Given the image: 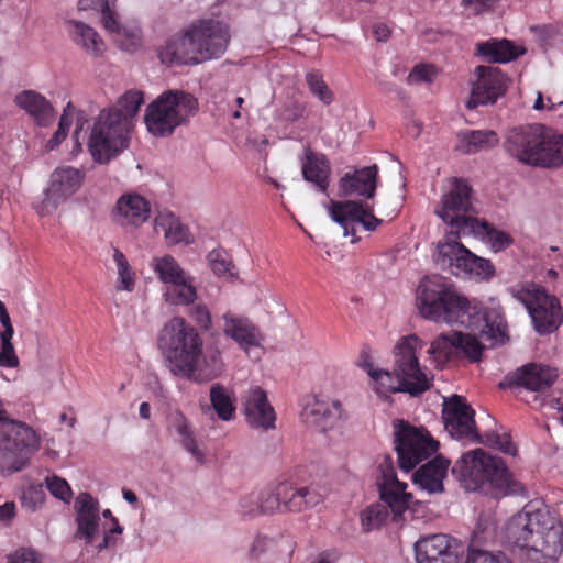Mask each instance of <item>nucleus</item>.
Returning a JSON list of instances; mask_svg holds the SVG:
<instances>
[{"mask_svg":"<svg viewBox=\"0 0 563 563\" xmlns=\"http://www.w3.org/2000/svg\"><path fill=\"white\" fill-rule=\"evenodd\" d=\"M460 139L467 154L492 148L499 142L498 135L489 130L466 131L460 134Z\"/></svg>","mask_w":563,"mask_h":563,"instance_id":"40","label":"nucleus"},{"mask_svg":"<svg viewBox=\"0 0 563 563\" xmlns=\"http://www.w3.org/2000/svg\"><path fill=\"white\" fill-rule=\"evenodd\" d=\"M241 400L245 420L253 429H275L276 413L263 388L250 387L243 393Z\"/></svg>","mask_w":563,"mask_h":563,"instance_id":"19","label":"nucleus"},{"mask_svg":"<svg viewBox=\"0 0 563 563\" xmlns=\"http://www.w3.org/2000/svg\"><path fill=\"white\" fill-rule=\"evenodd\" d=\"M102 516L106 519H110L111 527L104 529L103 538L101 542L96 547L98 552L114 548L120 541L119 536H121L123 532V527L120 525L118 518L112 515L110 509H104L102 511Z\"/></svg>","mask_w":563,"mask_h":563,"instance_id":"49","label":"nucleus"},{"mask_svg":"<svg viewBox=\"0 0 563 563\" xmlns=\"http://www.w3.org/2000/svg\"><path fill=\"white\" fill-rule=\"evenodd\" d=\"M474 76L476 79L466 103L468 109L496 103L506 93L510 81L501 69L493 66H477Z\"/></svg>","mask_w":563,"mask_h":563,"instance_id":"17","label":"nucleus"},{"mask_svg":"<svg viewBox=\"0 0 563 563\" xmlns=\"http://www.w3.org/2000/svg\"><path fill=\"white\" fill-rule=\"evenodd\" d=\"M504 147L511 157L528 166H563V135L540 123L512 128L507 132Z\"/></svg>","mask_w":563,"mask_h":563,"instance_id":"8","label":"nucleus"},{"mask_svg":"<svg viewBox=\"0 0 563 563\" xmlns=\"http://www.w3.org/2000/svg\"><path fill=\"white\" fill-rule=\"evenodd\" d=\"M8 563H41V560L34 550L22 548L8 556Z\"/></svg>","mask_w":563,"mask_h":563,"instance_id":"58","label":"nucleus"},{"mask_svg":"<svg viewBox=\"0 0 563 563\" xmlns=\"http://www.w3.org/2000/svg\"><path fill=\"white\" fill-rule=\"evenodd\" d=\"M79 10H96L100 11L102 15V23L104 27H113L114 23V12L110 9L108 0H79L78 1Z\"/></svg>","mask_w":563,"mask_h":563,"instance_id":"52","label":"nucleus"},{"mask_svg":"<svg viewBox=\"0 0 563 563\" xmlns=\"http://www.w3.org/2000/svg\"><path fill=\"white\" fill-rule=\"evenodd\" d=\"M475 411L461 396H453L443 409L444 428L455 439L477 440Z\"/></svg>","mask_w":563,"mask_h":563,"instance_id":"20","label":"nucleus"},{"mask_svg":"<svg viewBox=\"0 0 563 563\" xmlns=\"http://www.w3.org/2000/svg\"><path fill=\"white\" fill-rule=\"evenodd\" d=\"M150 216V201L135 192L122 195L113 209L114 221L124 228H139L148 220Z\"/></svg>","mask_w":563,"mask_h":563,"instance_id":"24","label":"nucleus"},{"mask_svg":"<svg viewBox=\"0 0 563 563\" xmlns=\"http://www.w3.org/2000/svg\"><path fill=\"white\" fill-rule=\"evenodd\" d=\"M46 488L56 498L63 501H69L73 495L71 488L66 479L56 475L47 476L45 479Z\"/></svg>","mask_w":563,"mask_h":563,"instance_id":"53","label":"nucleus"},{"mask_svg":"<svg viewBox=\"0 0 563 563\" xmlns=\"http://www.w3.org/2000/svg\"><path fill=\"white\" fill-rule=\"evenodd\" d=\"M342 416V405L336 399L321 395L309 398L301 411V419L306 426L327 431Z\"/></svg>","mask_w":563,"mask_h":563,"instance_id":"21","label":"nucleus"},{"mask_svg":"<svg viewBox=\"0 0 563 563\" xmlns=\"http://www.w3.org/2000/svg\"><path fill=\"white\" fill-rule=\"evenodd\" d=\"M373 33L378 42H384L389 38L390 29L384 23H376L373 25Z\"/></svg>","mask_w":563,"mask_h":563,"instance_id":"63","label":"nucleus"},{"mask_svg":"<svg viewBox=\"0 0 563 563\" xmlns=\"http://www.w3.org/2000/svg\"><path fill=\"white\" fill-rule=\"evenodd\" d=\"M144 103L143 92L131 89L102 109L90 129L87 147L95 162L107 164L130 144L133 120Z\"/></svg>","mask_w":563,"mask_h":563,"instance_id":"4","label":"nucleus"},{"mask_svg":"<svg viewBox=\"0 0 563 563\" xmlns=\"http://www.w3.org/2000/svg\"><path fill=\"white\" fill-rule=\"evenodd\" d=\"M330 216L345 231V235L354 234L349 227L352 223H361L366 231H375L383 220L374 214V206L368 201H331Z\"/></svg>","mask_w":563,"mask_h":563,"instance_id":"18","label":"nucleus"},{"mask_svg":"<svg viewBox=\"0 0 563 563\" xmlns=\"http://www.w3.org/2000/svg\"><path fill=\"white\" fill-rule=\"evenodd\" d=\"M449 465L448 460L435 456L416 471L413 474V483L418 485L421 490L429 494L442 493L444 489L443 479L446 476Z\"/></svg>","mask_w":563,"mask_h":563,"instance_id":"31","label":"nucleus"},{"mask_svg":"<svg viewBox=\"0 0 563 563\" xmlns=\"http://www.w3.org/2000/svg\"><path fill=\"white\" fill-rule=\"evenodd\" d=\"M172 428L176 431L180 438L183 446L198 461L202 462L203 453L198 449L196 438L191 428L189 427L188 420L180 412L176 411L170 418Z\"/></svg>","mask_w":563,"mask_h":563,"instance_id":"42","label":"nucleus"},{"mask_svg":"<svg viewBox=\"0 0 563 563\" xmlns=\"http://www.w3.org/2000/svg\"><path fill=\"white\" fill-rule=\"evenodd\" d=\"M189 317L202 331H210L212 328L211 313L206 305L197 303L189 310Z\"/></svg>","mask_w":563,"mask_h":563,"instance_id":"57","label":"nucleus"},{"mask_svg":"<svg viewBox=\"0 0 563 563\" xmlns=\"http://www.w3.org/2000/svg\"><path fill=\"white\" fill-rule=\"evenodd\" d=\"M113 27H106L121 49L126 52H135L142 46V31L136 23L121 24L114 15Z\"/></svg>","mask_w":563,"mask_h":563,"instance_id":"38","label":"nucleus"},{"mask_svg":"<svg viewBox=\"0 0 563 563\" xmlns=\"http://www.w3.org/2000/svg\"><path fill=\"white\" fill-rule=\"evenodd\" d=\"M456 339L459 357L463 356L471 363L481 361L484 345L474 335L459 332Z\"/></svg>","mask_w":563,"mask_h":563,"instance_id":"48","label":"nucleus"},{"mask_svg":"<svg viewBox=\"0 0 563 563\" xmlns=\"http://www.w3.org/2000/svg\"><path fill=\"white\" fill-rule=\"evenodd\" d=\"M172 428L176 431L180 438L183 446L198 461L202 462L203 453L198 449L196 438L191 428L189 427L188 420L180 412L176 411L170 418Z\"/></svg>","mask_w":563,"mask_h":563,"instance_id":"41","label":"nucleus"},{"mask_svg":"<svg viewBox=\"0 0 563 563\" xmlns=\"http://www.w3.org/2000/svg\"><path fill=\"white\" fill-rule=\"evenodd\" d=\"M487 534L488 532L484 529L473 532L464 563H514L503 551H494L489 548Z\"/></svg>","mask_w":563,"mask_h":563,"instance_id":"32","label":"nucleus"},{"mask_svg":"<svg viewBox=\"0 0 563 563\" xmlns=\"http://www.w3.org/2000/svg\"><path fill=\"white\" fill-rule=\"evenodd\" d=\"M306 113V106L298 101L286 103L276 111V119L283 122H295Z\"/></svg>","mask_w":563,"mask_h":563,"instance_id":"55","label":"nucleus"},{"mask_svg":"<svg viewBox=\"0 0 563 563\" xmlns=\"http://www.w3.org/2000/svg\"><path fill=\"white\" fill-rule=\"evenodd\" d=\"M222 321L223 334L236 342L244 352L261 345L264 336L249 318L228 311L222 316Z\"/></svg>","mask_w":563,"mask_h":563,"instance_id":"23","label":"nucleus"},{"mask_svg":"<svg viewBox=\"0 0 563 563\" xmlns=\"http://www.w3.org/2000/svg\"><path fill=\"white\" fill-rule=\"evenodd\" d=\"M426 346L417 334L400 338L394 347V371L375 369L367 365V374L374 382V390L379 397L387 398L389 394L407 393L419 396L432 386V378L422 369L418 351Z\"/></svg>","mask_w":563,"mask_h":563,"instance_id":"6","label":"nucleus"},{"mask_svg":"<svg viewBox=\"0 0 563 563\" xmlns=\"http://www.w3.org/2000/svg\"><path fill=\"white\" fill-rule=\"evenodd\" d=\"M15 504L13 501H7L0 506V526H9L12 519L15 517Z\"/></svg>","mask_w":563,"mask_h":563,"instance_id":"60","label":"nucleus"},{"mask_svg":"<svg viewBox=\"0 0 563 563\" xmlns=\"http://www.w3.org/2000/svg\"><path fill=\"white\" fill-rule=\"evenodd\" d=\"M155 229L164 232L165 239L172 244L190 243V233L172 211L162 210L155 217Z\"/></svg>","mask_w":563,"mask_h":563,"instance_id":"37","label":"nucleus"},{"mask_svg":"<svg viewBox=\"0 0 563 563\" xmlns=\"http://www.w3.org/2000/svg\"><path fill=\"white\" fill-rule=\"evenodd\" d=\"M157 345L174 376L205 383L219 377L223 372L220 350L205 352L198 330L183 317H174L164 324Z\"/></svg>","mask_w":563,"mask_h":563,"instance_id":"2","label":"nucleus"},{"mask_svg":"<svg viewBox=\"0 0 563 563\" xmlns=\"http://www.w3.org/2000/svg\"><path fill=\"white\" fill-rule=\"evenodd\" d=\"M510 292L526 307L538 333H552L562 323L563 312L559 299L540 285L526 283L512 287Z\"/></svg>","mask_w":563,"mask_h":563,"instance_id":"11","label":"nucleus"},{"mask_svg":"<svg viewBox=\"0 0 563 563\" xmlns=\"http://www.w3.org/2000/svg\"><path fill=\"white\" fill-rule=\"evenodd\" d=\"M292 490V483L282 482L275 488H264L257 494L258 504L256 507L247 508L244 503L242 504L243 516H257L274 510L284 511V498H286Z\"/></svg>","mask_w":563,"mask_h":563,"instance_id":"33","label":"nucleus"},{"mask_svg":"<svg viewBox=\"0 0 563 563\" xmlns=\"http://www.w3.org/2000/svg\"><path fill=\"white\" fill-rule=\"evenodd\" d=\"M556 378L558 372L555 368L531 363L516 372L514 383L531 391H544L553 385Z\"/></svg>","mask_w":563,"mask_h":563,"instance_id":"30","label":"nucleus"},{"mask_svg":"<svg viewBox=\"0 0 563 563\" xmlns=\"http://www.w3.org/2000/svg\"><path fill=\"white\" fill-rule=\"evenodd\" d=\"M457 335L459 331H452L450 333H442L432 341L428 353L437 367H443L445 364L459 358Z\"/></svg>","mask_w":563,"mask_h":563,"instance_id":"36","label":"nucleus"},{"mask_svg":"<svg viewBox=\"0 0 563 563\" xmlns=\"http://www.w3.org/2000/svg\"><path fill=\"white\" fill-rule=\"evenodd\" d=\"M434 74L433 67L429 65H418L415 66L413 69L408 75V82H422L430 81L432 75Z\"/></svg>","mask_w":563,"mask_h":563,"instance_id":"59","label":"nucleus"},{"mask_svg":"<svg viewBox=\"0 0 563 563\" xmlns=\"http://www.w3.org/2000/svg\"><path fill=\"white\" fill-rule=\"evenodd\" d=\"M388 518V509L383 504H373L360 514L362 529L365 532L379 529Z\"/></svg>","mask_w":563,"mask_h":563,"instance_id":"46","label":"nucleus"},{"mask_svg":"<svg viewBox=\"0 0 563 563\" xmlns=\"http://www.w3.org/2000/svg\"><path fill=\"white\" fill-rule=\"evenodd\" d=\"M0 322L2 323L4 330L2 332H9L10 334H14V329L11 323L10 316L7 311V308L3 302L0 301Z\"/></svg>","mask_w":563,"mask_h":563,"instance_id":"64","label":"nucleus"},{"mask_svg":"<svg viewBox=\"0 0 563 563\" xmlns=\"http://www.w3.org/2000/svg\"><path fill=\"white\" fill-rule=\"evenodd\" d=\"M394 429L398 464L404 471H411L438 450L439 443L424 429L404 420H395Z\"/></svg>","mask_w":563,"mask_h":563,"instance_id":"12","label":"nucleus"},{"mask_svg":"<svg viewBox=\"0 0 563 563\" xmlns=\"http://www.w3.org/2000/svg\"><path fill=\"white\" fill-rule=\"evenodd\" d=\"M209 266L212 272L218 276H225L230 274L231 271V262L228 260V256L222 250H212L209 252L208 256Z\"/></svg>","mask_w":563,"mask_h":563,"instance_id":"54","label":"nucleus"},{"mask_svg":"<svg viewBox=\"0 0 563 563\" xmlns=\"http://www.w3.org/2000/svg\"><path fill=\"white\" fill-rule=\"evenodd\" d=\"M12 338L9 332H0V367L16 368L20 365Z\"/></svg>","mask_w":563,"mask_h":563,"instance_id":"50","label":"nucleus"},{"mask_svg":"<svg viewBox=\"0 0 563 563\" xmlns=\"http://www.w3.org/2000/svg\"><path fill=\"white\" fill-rule=\"evenodd\" d=\"M415 549L418 563H459L457 553L451 545V538L444 533L420 538Z\"/></svg>","mask_w":563,"mask_h":563,"instance_id":"26","label":"nucleus"},{"mask_svg":"<svg viewBox=\"0 0 563 563\" xmlns=\"http://www.w3.org/2000/svg\"><path fill=\"white\" fill-rule=\"evenodd\" d=\"M472 227L471 234L482 235L495 252H499L512 243V238L507 232L496 229L486 221L477 219Z\"/></svg>","mask_w":563,"mask_h":563,"instance_id":"44","label":"nucleus"},{"mask_svg":"<svg viewBox=\"0 0 563 563\" xmlns=\"http://www.w3.org/2000/svg\"><path fill=\"white\" fill-rule=\"evenodd\" d=\"M471 192V187L464 180L454 178L451 189L442 196L440 207L435 210L456 234H471L472 225L477 220L467 216L472 209Z\"/></svg>","mask_w":563,"mask_h":563,"instance_id":"13","label":"nucleus"},{"mask_svg":"<svg viewBox=\"0 0 563 563\" xmlns=\"http://www.w3.org/2000/svg\"><path fill=\"white\" fill-rule=\"evenodd\" d=\"M230 40L225 24L200 20L172 35L159 49L161 62L168 66L196 65L220 57Z\"/></svg>","mask_w":563,"mask_h":563,"instance_id":"5","label":"nucleus"},{"mask_svg":"<svg viewBox=\"0 0 563 563\" xmlns=\"http://www.w3.org/2000/svg\"><path fill=\"white\" fill-rule=\"evenodd\" d=\"M452 473L468 490H481L495 498L526 493L525 486L512 477L504 461L483 449L464 453L453 465Z\"/></svg>","mask_w":563,"mask_h":563,"instance_id":"7","label":"nucleus"},{"mask_svg":"<svg viewBox=\"0 0 563 563\" xmlns=\"http://www.w3.org/2000/svg\"><path fill=\"white\" fill-rule=\"evenodd\" d=\"M210 404L217 417L222 421H231L235 417V399L223 385L216 383L210 387Z\"/></svg>","mask_w":563,"mask_h":563,"instance_id":"39","label":"nucleus"},{"mask_svg":"<svg viewBox=\"0 0 563 563\" xmlns=\"http://www.w3.org/2000/svg\"><path fill=\"white\" fill-rule=\"evenodd\" d=\"M523 54V48L516 46L507 38L492 37L475 45V55L487 63L505 64Z\"/></svg>","mask_w":563,"mask_h":563,"instance_id":"29","label":"nucleus"},{"mask_svg":"<svg viewBox=\"0 0 563 563\" xmlns=\"http://www.w3.org/2000/svg\"><path fill=\"white\" fill-rule=\"evenodd\" d=\"M377 174L376 165L344 174L339 183L341 195L344 197L356 195L372 199L376 192Z\"/></svg>","mask_w":563,"mask_h":563,"instance_id":"27","label":"nucleus"},{"mask_svg":"<svg viewBox=\"0 0 563 563\" xmlns=\"http://www.w3.org/2000/svg\"><path fill=\"white\" fill-rule=\"evenodd\" d=\"M339 558V552L334 549H330L320 552L311 563H336Z\"/></svg>","mask_w":563,"mask_h":563,"instance_id":"62","label":"nucleus"},{"mask_svg":"<svg viewBox=\"0 0 563 563\" xmlns=\"http://www.w3.org/2000/svg\"><path fill=\"white\" fill-rule=\"evenodd\" d=\"M16 104L30 114L35 123L47 126L54 121L55 110L51 102L42 95L33 90H25L15 98Z\"/></svg>","mask_w":563,"mask_h":563,"instance_id":"34","label":"nucleus"},{"mask_svg":"<svg viewBox=\"0 0 563 563\" xmlns=\"http://www.w3.org/2000/svg\"><path fill=\"white\" fill-rule=\"evenodd\" d=\"M84 173L71 166L56 168L44 190V198L38 206V214L45 217L66 202L80 187Z\"/></svg>","mask_w":563,"mask_h":563,"instance_id":"16","label":"nucleus"},{"mask_svg":"<svg viewBox=\"0 0 563 563\" xmlns=\"http://www.w3.org/2000/svg\"><path fill=\"white\" fill-rule=\"evenodd\" d=\"M302 177L316 188L325 192L330 185L331 164L323 153H318L307 147L301 163Z\"/></svg>","mask_w":563,"mask_h":563,"instance_id":"28","label":"nucleus"},{"mask_svg":"<svg viewBox=\"0 0 563 563\" xmlns=\"http://www.w3.org/2000/svg\"><path fill=\"white\" fill-rule=\"evenodd\" d=\"M439 262L448 266L455 276L489 278L495 269L490 261L476 256L460 242L438 245Z\"/></svg>","mask_w":563,"mask_h":563,"instance_id":"15","label":"nucleus"},{"mask_svg":"<svg viewBox=\"0 0 563 563\" xmlns=\"http://www.w3.org/2000/svg\"><path fill=\"white\" fill-rule=\"evenodd\" d=\"M198 110V100L190 93L168 90L146 108L145 124L154 136H168L185 124Z\"/></svg>","mask_w":563,"mask_h":563,"instance_id":"9","label":"nucleus"},{"mask_svg":"<svg viewBox=\"0 0 563 563\" xmlns=\"http://www.w3.org/2000/svg\"><path fill=\"white\" fill-rule=\"evenodd\" d=\"M152 267L159 280L168 284L165 292L166 301L176 306H188L197 298L194 277L188 275L172 255L154 257Z\"/></svg>","mask_w":563,"mask_h":563,"instance_id":"14","label":"nucleus"},{"mask_svg":"<svg viewBox=\"0 0 563 563\" xmlns=\"http://www.w3.org/2000/svg\"><path fill=\"white\" fill-rule=\"evenodd\" d=\"M73 112H74L73 103L68 102L64 109V112H63L59 123H58L59 130H65V132L68 133L69 128L73 122Z\"/></svg>","mask_w":563,"mask_h":563,"instance_id":"61","label":"nucleus"},{"mask_svg":"<svg viewBox=\"0 0 563 563\" xmlns=\"http://www.w3.org/2000/svg\"><path fill=\"white\" fill-rule=\"evenodd\" d=\"M41 448L40 434L27 423L11 420L1 428L0 474L22 471Z\"/></svg>","mask_w":563,"mask_h":563,"instance_id":"10","label":"nucleus"},{"mask_svg":"<svg viewBox=\"0 0 563 563\" xmlns=\"http://www.w3.org/2000/svg\"><path fill=\"white\" fill-rule=\"evenodd\" d=\"M380 500L395 516L404 514L412 503V495L406 492L407 484L398 481L390 466L377 478Z\"/></svg>","mask_w":563,"mask_h":563,"instance_id":"22","label":"nucleus"},{"mask_svg":"<svg viewBox=\"0 0 563 563\" xmlns=\"http://www.w3.org/2000/svg\"><path fill=\"white\" fill-rule=\"evenodd\" d=\"M306 82L309 91L323 104L329 106L334 100V95L323 79L320 70H310L306 74Z\"/></svg>","mask_w":563,"mask_h":563,"instance_id":"47","label":"nucleus"},{"mask_svg":"<svg viewBox=\"0 0 563 563\" xmlns=\"http://www.w3.org/2000/svg\"><path fill=\"white\" fill-rule=\"evenodd\" d=\"M77 531L75 538L92 543L99 533V501L89 493H80L75 501Z\"/></svg>","mask_w":563,"mask_h":563,"instance_id":"25","label":"nucleus"},{"mask_svg":"<svg viewBox=\"0 0 563 563\" xmlns=\"http://www.w3.org/2000/svg\"><path fill=\"white\" fill-rule=\"evenodd\" d=\"M508 544L523 551L530 563H554L563 550V526L540 503H528L504 528Z\"/></svg>","mask_w":563,"mask_h":563,"instance_id":"3","label":"nucleus"},{"mask_svg":"<svg viewBox=\"0 0 563 563\" xmlns=\"http://www.w3.org/2000/svg\"><path fill=\"white\" fill-rule=\"evenodd\" d=\"M66 26L71 41L88 55L99 57L103 54L106 44L93 27L74 20L67 21Z\"/></svg>","mask_w":563,"mask_h":563,"instance_id":"35","label":"nucleus"},{"mask_svg":"<svg viewBox=\"0 0 563 563\" xmlns=\"http://www.w3.org/2000/svg\"><path fill=\"white\" fill-rule=\"evenodd\" d=\"M416 305L424 319L479 331L494 341L504 342L507 336V323L499 310L485 309L479 301L470 300L443 276H426L420 280Z\"/></svg>","mask_w":563,"mask_h":563,"instance_id":"1","label":"nucleus"},{"mask_svg":"<svg viewBox=\"0 0 563 563\" xmlns=\"http://www.w3.org/2000/svg\"><path fill=\"white\" fill-rule=\"evenodd\" d=\"M486 445L497 449L503 453L509 455H516L517 448L515 443L511 441V437L509 433H498L496 431H490L485 433V440L483 441Z\"/></svg>","mask_w":563,"mask_h":563,"instance_id":"51","label":"nucleus"},{"mask_svg":"<svg viewBox=\"0 0 563 563\" xmlns=\"http://www.w3.org/2000/svg\"><path fill=\"white\" fill-rule=\"evenodd\" d=\"M321 501V496L308 487L295 488L284 498V511L300 512Z\"/></svg>","mask_w":563,"mask_h":563,"instance_id":"43","label":"nucleus"},{"mask_svg":"<svg viewBox=\"0 0 563 563\" xmlns=\"http://www.w3.org/2000/svg\"><path fill=\"white\" fill-rule=\"evenodd\" d=\"M113 261L118 271V290L132 291L135 285V273L129 264L125 255L117 247L113 249Z\"/></svg>","mask_w":563,"mask_h":563,"instance_id":"45","label":"nucleus"},{"mask_svg":"<svg viewBox=\"0 0 563 563\" xmlns=\"http://www.w3.org/2000/svg\"><path fill=\"white\" fill-rule=\"evenodd\" d=\"M275 545L274 539L265 536H256L249 550V560L257 562L260 558L271 551Z\"/></svg>","mask_w":563,"mask_h":563,"instance_id":"56","label":"nucleus"}]
</instances>
